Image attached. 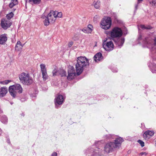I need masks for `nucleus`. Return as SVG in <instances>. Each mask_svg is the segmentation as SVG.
Instances as JSON below:
<instances>
[{"mask_svg":"<svg viewBox=\"0 0 156 156\" xmlns=\"http://www.w3.org/2000/svg\"><path fill=\"white\" fill-rule=\"evenodd\" d=\"M124 41L125 39L124 38H118L114 40L115 44L119 46H122Z\"/></svg>","mask_w":156,"mask_h":156,"instance_id":"obj_13","label":"nucleus"},{"mask_svg":"<svg viewBox=\"0 0 156 156\" xmlns=\"http://www.w3.org/2000/svg\"><path fill=\"white\" fill-rule=\"evenodd\" d=\"M90 150L91 153H93L92 156H104L101 154L102 151L100 148L96 147L95 149L91 148Z\"/></svg>","mask_w":156,"mask_h":156,"instance_id":"obj_10","label":"nucleus"},{"mask_svg":"<svg viewBox=\"0 0 156 156\" xmlns=\"http://www.w3.org/2000/svg\"><path fill=\"white\" fill-rule=\"evenodd\" d=\"M47 17L50 20L51 23H54L56 20V17L55 16V14L53 11H51Z\"/></svg>","mask_w":156,"mask_h":156,"instance_id":"obj_12","label":"nucleus"},{"mask_svg":"<svg viewBox=\"0 0 156 156\" xmlns=\"http://www.w3.org/2000/svg\"><path fill=\"white\" fill-rule=\"evenodd\" d=\"M9 91L10 95L13 98H15L17 93L21 94L23 91V88L21 85L19 84L10 86L9 88Z\"/></svg>","mask_w":156,"mask_h":156,"instance_id":"obj_2","label":"nucleus"},{"mask_svg":"<svg viewBox=\"0 0 156 156\" xmlns=\"http://www.w3.org/2000/svg\"><path fill=\"white\" fill-rule=\"evenodd\" d=\"M150 3L153 6L155 5L156 4V0H152V1L150 2Z\"/></svg>","mask_w":156,"mask_h":156,"instance_id":"obj_37","label":"nucleus"},{"mask_svg":"<svg viewBox=\"0 0 156 156\" xmlns=\"http://www.w3.org/2000/svg\"><path fill=\"white\" fill-rule=\"evenodd\" d=\"M89 61L85 57L80 56L77 58L76 63L75 65V68L76 73L78 75H80L83 72L84 69L89 66Z\"/></svg>","mask_w":156,"mask_h":156,"instance_id":"obj_1","label":"nucleus"},{"mask_svg":"<svg viewBox=\"0 0 156 156\" xmlns=\"http://www.w3.org/2000/svg\"><path fill=\"white\" fill-rule=\"evenodd\" d=\"M42 73V77L43 78V80L45 81L47 79L48 77L47 72Z\"/></svg>","mask_w":156,"mask_h":156,"instance_id":"obj_29","label":"nucleus"},{"mask_svg":"<svg viewBox=\"0 0 156 156\" xmlns=\"http://www.w3.org/2000/svg\"><path fill=\"white\" fill-rule=\"evenodd\" d=\"M13 16V13L12 12H11L10 13L6 15V17L8 20L10 19Z\"/></svg>","mask_w":156,"mask_h":156,"instance_id":"obj_31","label":"nucleus"},{"mask_svg":"<svg viewBox=\"0 0 156 156\" xmlns=\"http://www.w3.org/2000/svg\"><path fill=\"white\" fill-rule=\"evenodd\" d=\"M40 66L42 73L47 72L45 65L43 64H41L40 65Z\"/></svg>","mask_w":156,"mask_h":156,"instance_id":"obj_23","label":"nucleus"},{"mask_svg":"<svg viewBox=\"0 0 156 156\" xmlns=\"http://www.w3.org/2000/svg\"><path fill=\"white\" fill-rule=\"evenodd\" d=\"M152 72L153 73H156V69H151Z\"/></svg>","mask_w":156,"mask_h":156,"instance_id":"obj_43","label":"nucleus"},{"mask_svg":"<svg viewBox=\"0 0 156 156\" xmlns=\"http://www.w3.org/2000/svg\"><path fill=\"white\" fill-rule=\"evenodd\" d=\"M55 107L56 108H58V105H62V104L64 99L62 95H59L55 98Z\"/></svg>","mask_w":156,"mask_h":156,"instance_id":"obj_11","label":"nucleus"},{"mask_svg":"<svg viewBox=\"0 0 156 156\" xmlns=\"http://www.w3.org/2000/svg\"><path fill=\"white\" fill-rule=\"evenodd\" d=\"M138 142L139 143L141 146L142 147H143L144 146V142L141 140H138Z\"/></svg>","mask_w":156,"mask_h":156,"instance_id":"obj_34","label":"nucleus"},{"mask_svg":"<svg viewBox=\"0 0 156 156\" xmlns=\"http://www.w3.org/2000/svg\"><path fill=\"white\" fill-rule=\"evenodd\" d=\"M19 78L21 82L25 85H30L33 82L32 78L30 77L29 74L24 72L19 75Z\"/></svg>","mask_w":156,"mask_h":156,"instance_id":"obj_3","label":"nucleus"},{"mask_svg":"<svg viewBox=\"0 0 156 156\" xmlns=\"http://www.w3.org/2000/svg\"><path fill=\"white\" fill-rule=\"evenodd\" d=\"M106 137V138L107 139H114V137H115V136L114 135H112L111 134H108V135H106L105 136Z\"/></svg>","mask_w":156,"mask_h":156,"instance_id":"obj_32","label":"nucleus"},{"mask_svg":"<svg viewBox=\"0 0 156 156\" xmlns=\"http://www.w3.org/2000/svg\"><path fill=\"white\" fill-rule=\"evenodd\" d=\"M107 39L104 40L103 43V47L108 51H110L113 50V44L112 41H106Z\"/></svg>","mask_w":156,"mask_h":156,"instance_id":"obj_6","label":"nucleus"},{"mask_svg":"<svg viewBox=\"0 0 156 156\" xmlns=\"http://www.w3.org/2000/svg\"><path fill=\"white\" fill-rule=\"evenodd\" d=\"M112 21L111 18L108 17L104 18L101 22V27L105 30L108 29L111 27Z\"/></svg>","mask_w":156,"mask_h":156,"instance_id":"obj_5","label":"nucleus"},{"mask_svg":"<svg viewBox=\"0 0 156 156\" xmlns=\"http://www.w3.org/2000/svg\"><path fill=\"white\" fill-rule=\"evenodd\" d=\"M42 18H44V17H43V16H42Z\"/></svg>","mask_w":156,"mask_h":156,"instance_id":"obj_49","label":"nucleus"},{"mask_svg":"<svg viewBox=\"0 0 156 156\" xmlns=\"http://www.w3.org/2000/svg\"><path fill=\"white\" fill-rule=\"evenodd\" d=\"M123 34L121 29L119 27H115L111 32L110 35L112 38H119Z\"/></svg>","mask_w":156,"mask_h":156,"instance_id":"obj_4","label":"nucleus"},{"mask_svg":"<svg viewBox=\"0 0 156 156\" xmlns=\"http://www.w3.org/2000/svg\"><path fill=\"white\" fill-rule=\"evenodd\" d=\"M55 14V16L56 17H61L62 16V13L61 12H58L57 11H54Z\"/></svg>","mask_w":156,"mask_h":156,"instance_id":"obj_26","label":"nucleus"},{"mask_svg":"<svg viewBox=\"0 0 156 156\" xmlns=\"http://www.w3.org/2000/svg\"><path fill=\"white\" fill-rule=\"evenodd\" d=\"M15 50L17 51H20L22 48V46L21 42L20 41H18L15 46Z\"/></svg>","mask_w":156,"mask_h":156,"instance_id":"obj_20","label":"nucleus"},{"mask_svg":"<svg viewBox=\"0 0 156 156\" xmlns=\"http://www.w3.org/2000/svg\"><path fill=\"white\" fill-rule=\"evenodd\" d=\"M24 44H22V47H23V46H24Z\"/></svg>","mask_w":156,"mask_h":156,"instance_id":"obj_46","label":"nucleus"},{"mask_svg":"<svg viewBox=\"0 0 156 156\" xmlns=\"http://www.w3.org/2000/svg\"><path fill=\"white\" fill-rule=\"evenodd\" d=\"M114 148H115L113 142H110L107 143L104 147V151L107 153H109L112 152Z\"/></svg>","mask_w":156,"mask_h":156,"instance_id":"obj_8","label":"nucleus"},{"mask_svg":"<svg viewBox=\"0 0 156 156\" xmlns=\"http://www.w3.org/2000/svg\"><path fill=\"white\" fill-rule=\"evenodd\" d=\"M154 134L153 131L147 130L144 133L143 136L144 138L146 139L149 138L150 136H152Z\"/></svg>","mask_w":156,"mask_h":156,"instance_id":"obj_14","label":"nucleus"},{"mask_svg":"<svg viewBox=\"0 0 156 156\" xmlns=\"http://www.w3.org/2000/svg\"><path fill=\"white\" fill-rule=\"evenodd\" d=\"M153 43H155L154 41L148 38H146L144 41V44L149 46H150Z\"/></svg>","mask_w":156,"mask_h":156,"instance_id":"obj_19","label":"nucleus"},{"mask_svg":"<svg viewBox=\"0 0 156 156\" xmlns=\"http://www.w3.org/2000/svg\"><path fill=\"white\" fill-rule=\"evenodd\" d=\"M73 42L72 41H70L69 43V47H71L73 44Z\"/></svg>","mask_w":156,"mask_h":156,"instance_id":"obj_41","label":"nucleus"},{"mask_svg":"<svg viewBox=\"0 0 156 156\" xmlns=\"http://www.w3.org/2000/svg\"><path fill=\"white\" fill-rule=\"evenodd\" d=\"M123 141V139L121 137L116 138L115 141V142H114V146L115 148L120 146L121 143Z\"/></svg>","mask_w":156,"mask_h":156,"instance_id":"obj_15","label":"nucleus"},{"mask_svg":"<svg viewBox=\"0 0 156 156\" xmlns=\"http://www.w3.org/2000/svg\"><path fill=\"white\" fill-rule=\"evenodd\" d=\"M94 7L97 9H99L100 7V1H98L96 2L95 3H94Z\"/></svg>","mask_w":156,"mask_h":156,"instance_id":"obj_27","label":"nucleus"},{"mask_svg":"<svg viewBox=\"0 0 156 156\" xmlns=\"http://www.w3.org/2000/svg\"><path fill=\"white\" fill-rule=\"evenodd\" d=\"M41 0H26V2H28L32 4H39L40 3Z\"/></svg>","mask_w":156,"mask_h":156,"instance_id":"obj_21","label":"nucleus"},{"mask_svg":"<svg viewBox=\"0 0 156 156\" xmlns=\"http://www.w3.org/2000/svg\"><path fill=\"white\" fill-rule=\"evenodd\" d=\"M50 23L51 22L48 18L47 17H46L45 20L44 21V25L45 26H47L49 25Z\"/></svg>","mask_w":156,"mask_h":156,"instance_id":"obj_28","label":"nucleus"},{"mask_svg":"<svg viewBox=\"0 0 156 156\" xmlns=\"http://www.w3.org/2000/svg\"><path fill=\"white\" fill-rule=\"evenodd\" d=\"M8 92L7 88L3 87L0 88V96L3 97L5 96Z\"/></svg>","mask_w":156,"mask_h":156,"instance_id":"obj_17","label":"nucleus"},{"mask_svg":"<svg viewBox=\"0 0 156 156\" xmlns=\"http://www.w3.org/2000/svg\"><path fill=\"white\" fill-rule=\"evenodd\" d=\"M142 1V0H137V4H138L140 2H141ZM138 7V4L136 5L135 6V8L136 9H137V8Z\"/></svg>","mask_w":156,"mask_h":156,"instance_id":"obj_39","label":"nucleus"},{"mask_svg":"<svg viewBox=\"0 0 156 156\" xmlns=\"http://www.w3.org/2000/svg\"><path fill=\"white\" fill-rule=\"evenodd\" d=\"M62 73L61 74V76H66V73L65 71L64 70H62Z\"/></svg>","mask_w":156,"mask_h":156,"instance_id":"obj_38","label":"nucleus"},{"mask_svg":"<svg viewBox=\"0 0 156 156\" xmlns=\"http://www.w3.org/2000/svg\"><path fill=\"white\" fill-rule=\"evenodd\" d=\"M94 61L98 62L101 61L103 58L102 54L100 52L97 53L94 56Z\"/></svg>","mask_w":156,"mask_h":156,"instance_id":"obj_18","label":"nucleus"},{"mask_svg":"<svg viewBox=\"0 0 156 156\" xmlns=\"http://www.w3.org/2000/svg\"><path fill=\"white\" fill-rule=\"evenodd\" d=\"M95 144L96 146H97V145H96V144H96V142L95 143Z\"/></svg>","mask_w":156,"mask_h":156,"instance_id":"obj_47","label":"nucleus"},{"mask_svg":"<svg viewBox=\"0 0 156 156\" xmlns=\"http://www.w3.org/2000/svg\"><path fill=\"white\" fill-rule=\"evenodd\" d=\"M87 28L88 30H89L90 33H91V32L92 31L93 29V27L92 25L91 24H89L88 25Z\"/></svg>","mask_w":156,"mask_h":156,"instance_id":"obj_33","label":"nucleus"},{"mask_svg":"<svg viewBox=\"0 0 156 156\" xmlns=\"http://www.w3.org/2000/svg\"><path fill=\"white\" fill-rule=\"evenodd\" d=\"M1 121L4 124L7 123L8 122L7 117L5 115L2 116L1 119Z\"/></svg>","mask_w":156,"mask_h":156,"instance_id":"obj_25","label":"nucleus"},{"mask_svg":"<svg viewBox=\"0 0 156 156\" xmlns=\"http://www.w3.org/2000/svg\"><path fill=\"white\" fill-rule=\"evenodd\" d=\"M147 154V153L146 152H141L140 153V154L141 155H144L146 156Z\"/></svg>","mask_w":156,"mask_h":156,"instance_id":"obj_40","label":"nucleus"},{"mask_svg":"<svg viewBox=\"0 0 156 156\" xmlns=\"http://www.w3.org/2000/svg\"><path fill=\"white\" fill-rule=\"evenodd\" d=\"M57 70L55 69L52 71L53 75V76H56L57 75Z\"/></svg>","mask_w":156,"mask_h":156,"instance_id":"obj_35","label":"nucleus"},{"mask_svg":"<svg viewBox=\"0 0 156 156\" xmlns=\"http://www.w3.org/2000/svg\"><path fill=\"white\" fill-rule=\"evenodd\" d=\"M0 24L2 28L5 30L10 27L12 24V23L10 20L3 18L1 20Z\"/></svg>","mask_w":156,"mask_h":156,"instance_id":"obj_7","label":"nucleus"},{"mask_svg":"<svg viewBox=\"0 0 156 156\" xmlns=\"http://www.w3.org/2000/svg\"><path fill=\"white\" fill-rule=\"evenodd\" d=\"M85 33H90L89 31V30L87 28H84L82 30Z\"/></svg>","mask_w":156,"mask_h":156,"instance_id":"obj_36","label":"nucleus"},{"mask_svg":"<svg viewBox=\"0 0 156 156\" xmlns=\"http://www.w3.org/2000/svg\"><path fill=\"white\" fill-rule=\"evenodd\" d=\"M7 40V37L6 34L0 35V44H4Z\"/></svg>","mask_w":156,"mask_h":156,"instance_id":"obj_16","label":"nucleus"},{"mask_svg":"<svg viewBox=\"0 0 156 156\" xmlns=\"http://www.w3.org/2000/svg\"><path fill=\"white\" fill-rule=\"evenodd\" d=\"M76 75V73L74 68L72 66H71L68 70L67 79L69 80L73 79Z\"/></svg>","mask_w":156,"mask_h":156,"instance_id":"obj_9","label":"nucleus"},{"mask_svg":"<svg viewBox=\"0 0 156 156\" xmlns=\"http://www.w3.org/2000/svg\"><path fill=\"white\" fill-rule=\"evenodd\" d=\"M117 71H118L117 70V69H116V70L115 71H114V72H117ZM113 72H114V71H113Z\"/></svg>","mask_w":156,"mask_h":156,"instance_id":"obj_45","label":"nucleus"},{"mask_svg":"<svg viewBox=\"0 0 156 156\" xmlns=\"http://www.w3.org/2000/svg\"><path fill=\"white\" fill-rule=\"evenodd\" d=\"M100 142V141H98V143H99Z\"/></svg>","mask_w":156,"mask_h":156,"instance_id":"obj_48","label":"nucleus"},{"mask_svg":"<svg viewBox=\"0 0 156 156\" xmlns=\"http://www.w3.org/2000/svg\"><path fill=\"white\" fill-rule=\"evenodd\" d=\"M57 153L55 152H54L51 154V156H57Z\"/></svg>","mask_w":156,"mask_h":156,"instance_id":"obj_42","label":"nucleus"},{"mask_svg":"<svg viewBox=\"0 0 156 156\" xmlns=\"http://www.w3.org/2000/svg\"><path fill=\"white\" fill-rule=\"evenodd\" d=\"M141 36H140L138 38L139 39V40L141 39Z\"/></svg>","mask_w":156,"mask_h":156,"instance_id":"obj_44","label":"nucleus"},{"mask_svg":"<svg viewBox=\"0 0 156 156\" xmlns=\"http://www.w3.org/2000/svg\"><path fill=\"white\" fill-rule=\"evenodd\" d=\"M140 27L142 30H148L151 29L152 28V27L150 26H145L144 25H140Z\"/></svg>","mask_w":156,"mask_h":156,"instance_id":"obj_24","label":"nucleus"},{"mask_svg":"<svg viewBox=\"0 0 156 156\" xmlns=\"http://www.w3.org/2000/svg\"><path fill=\"white\" fill-rule=\"evenodd\" d=\"M17 4L18 2L17 0H11V2L9 4V5L10 8H12Z\"/></svg>","mask_w":156,"mask_h":156,"instance_id":"obj_22","label":"nucleus"},{"mask_svg":"<svg viewBox=\"0 0 156 156\" xmlns=\"http://www.w3.org/2000/svg\"><path fill=\"white\" fill-rule=\"evenodd\" d=\"M11 81V80H7L1 81L0 82V83L3 85H6L10 82Z\"/></svg>","mask_w":156,"mask_h":156,"instance_id":"obj_30","label":"nucleus"}]
</instances>
